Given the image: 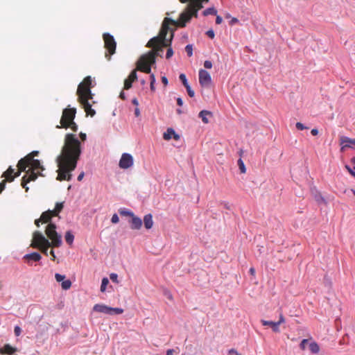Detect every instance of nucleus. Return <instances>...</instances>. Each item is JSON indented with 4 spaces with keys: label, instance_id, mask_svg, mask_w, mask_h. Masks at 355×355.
<instances>
[{
    "label": "nucleus",
    "instance_id": "obj_16",
    "mask_svg": "<svg viewBox=\"0 0 355 355\" xmlns=\"http://www.w3.org/2000/svg\"><path fill=\"white\" fill-rule=\"evenodd\" d=\"M129 223L132 230H139L142 225V220L134 214L129 220Z\"/></svg>",
    "mask_w": 355,
    "mask_h": 355
},
{
    "label": "nucleus",
    "instance_id": "obj_62",
    "mask_svg": "<svg viewBox=\"0 0 355 355\" xmlns=\"http://www.w3.org/2000/svg\"><path fill=\"white\" fill-rule=\"evenodd\" d=\"M49 253L52 257L51 260L54 261L55 259V254L54 251L53 250H50Z\"/></svg>",
    "mask_w": 355,
    "mask_h": 355
},
{
    "label": "nucleus",
    "instance_id": "obj_48",
    "mask_svg": "<svg viewBox=\"0 0 355 355\" xmlns=\"http://www.w3.org/2000/svg\"><path fill=\"white\" fill-rule=\"evenodd\" d=\"M345 168L347 169V171H349V173L354 177L355 178V170H352L349 166L346 165L345 166Z\"/></svg>",
    "mask_w": 355,
    "mask_h": 355
},
{
    "label": "nucleus",
    "instance_id": "obj_31",
    "mask_svg": "<svg viewBox=\"0 0 355 355\" xmlns=\"http://www.w3.org/2000/svg\"><path fill=\"white\" fill-rule=\"evenodd\" d=\"M123 312V309L121 308H112L110 307V315H119Z\"/></svg>",
    "mask_w": 355,
    "mask_h": 355
},
{
    "label": "nucleus",
    "instance_id": "obj_29",
    "mask_svg": "<svg viewBox=\"0 0 355 355\" xmlns=\"http://www.w3.org/2000/svg\"><path fill=\"white\" fill-rule=\"evenodd\" d=\"M62 127L64 128H71L73 132H76L78 130V125L76 124L73 120L69 123H65L64 125H63Z\"/></svg>",
    "mask_w": 355,
    "mask_h": 355
},
{
    "label": "nucleus",
    "instance_id": "obj_21",
    "mask_svg": "<svg viewBox=\"0 0 355 355\" xmlns=\"http://www.w3.org/2000/svg\"><path fill=\"white\" fill-rule=\"evenodd\" d=\"M16 352H17V349L9 344H6L1 347V354L12 355Z\"/></svg>",
    "mask_w": 355,
    "mask_h": 355
},
{
    "label": "nucleus",
    "instance_id": "obj_53",
    "mask_svg": "<svg viewBox=\"0 0 355 355\" xmlns=\"http://www.w3.org/2000/svg\"><path fill=\"white\" fill-rule=\"evenodd\" d=\"M162 82L163 83L164 87H166L168 84V79L166 76L162 77Z\"/></svg>",
    "mask_w": 355,
    "mask_h": 355
},
{
    "label": "nucleus",
    "instance_id": "obj_25",
    "mask_svg": "<svg viewBox=\"0 0 355 355\" xmlns=\"http://www.w3.org/2000/svg\"><path fill=\"white\" fill-rule=\"evenodd\" d=\"M64 207V202H57L55 204V209L53 211V213L55 216H58L59 214L61 212Z\"/></svg>",
    "mask_w": 355,
    "mask_h": 355
},
{
    "label": "nucleus",
    "instance_id": "obj_1",
    "mask_svg": "<svg viewBox=\"0 0 355 355\" xmlns=\"http://www.w3.org/2000/svg\"><path fill=\"white\" fill-rule=\"evenodd\" d=\"M81 153L80 141L75 135L67 134L61 153L56 158L58 167L56 171L58 173L57 180H71L72 175L71 173L76 168Z\"/></svg>",
    "mask_w": 355,
    "mask_h": 355
},
{
    "label": "nucleus",
    "instance_id": "obj_58",
    "mask_svg": "<svg viewBox=\"0 0 355 355\" xmlns=\"http://www.w3.org/2000/svg\"><path fill=\"white\" fill-rule=\"evenodd\" d=\"M39 154V151L37 150H34L33 151L32 153H29L28 155H31L32 156V158L34 159V157L35 156H37Z\"/></svg>",
    "mask_w": 355,
    "mask_h": 355
},
{
    "label": "nucleus",
    "instance_id": "obj_35",
    "mask_svg": "<svg viewBox=\"0 0 355 355\" xmlns=\"http://www.w3.org/2000/svg\"><path fill=\"white\" fill-rule=\"evenodd\" d=\"M179 78H180V80L182 81L183 85L184 86V87L186 89H191L189 85V84H188V82H187V80L185 74L181 73L180 75Z\"/></svg>",
    "mask_w": 355,
    "mask_h": 355
},
{
    "label": "nucleus",
    "instance_id": "obj_22",
    "mask_svg": "<svg viewBox=\"0 0 355 355\" xmlns=\"http://www.w3.org/2000/svg\"><path fill=\"white\" fill-rule=\"evenodd\" d=\"M311 193L315 199V200L319 203H325V200L322 197L321 193L318 191L315 188L311 189Z\"/></svg>",
    "mask_w": 355,
    "mask_h": 355
},
{
    "label": "nucleus",
    "instance_id": "obj_39",
    "mask_svg": "<svg viewBox=\"0 0 355 355\" xmlns=\"http://www.w3.org/2000/svg\"><path fill=\"white\" fill-rule=\"evenodd\" d=\"M170 46H171V44ZM168 48L166 51V58L170 59L173 55V49L171 48V46H168Z\"/></svg>",
    "mask_w": 355,
    "mask_h": 355
},
{
    "label": "nucleus",
    "instance_id": "obj_28",
    "mask_svg": "<svg viewBox=\"0 0 355 355\" xmlns=\"http://www.w3.org/2000/svg\"><path fill=\"white\" fill-rule=\"evenodd\" d=\"M119 212L120 215L122 216H130V217L134 216V213L132 211L128 210L125 208H121L119 210Z\"/></svg>",
    "mask_w": 355,
    "mask_h": 355
},
{
    "label": "nucleus",
    "instance_id": "obj_5",
    "mask_svg": "<svg viewBox=\"0 0 355 355\" xmlns=\"http://www.w3.org/2000/svg\"><path fill=\"white\" fill-rule=\"evenodd\" d=\"M31 246L40 250L44 254L48 256L49 248H53V243H50L41 232L35 231Z\"/></svg>",
    "mask_w": 355,
    "mask_h": 355
},
{
    "label": "nucleus",
    "instance_id": "obj_6",
    "mask_svg": "<svg viewBox=\"0 0 355 355\" xmlns=\"http://www.w3.org/2000/svg\"><path fill=\"white\" fill-rule=\"evenodd\" d=\"M76 94L80 103L83 105L87 114L90 115L92 117L94 116L96 112L92 108V103H89V100L92 101L93 99L92 90H77Z\"/></svg>",
    "mask_w": 355,
    "mask_h": 355
},
{
    "label": "nucleus",
    "instance_id": "obj_8",
    "mask_svg": "<svg viewBox=\"0 0 355 355\" xmlns=\"http://www.w3.org/2000/svg\"><path fill=\"white\" fill-rule=\"evenodd\" d=\"M103 38L104 40V46L108 53H105V58L110 60L111 59V55L115 53L116 42L114 37L107 33L103 35Z\"/></svg>",
    "mask_w": 355,
    "mask_h": 355
},
{
    "label": "nucleus",
    "instance_id": "obj_9",
    "mask_svg": "<svg viewBox=\"0 0 355 355\" xmlns=\"http://www.w3.org/2000/svg\"><path fill=\"white\" fill-rule=\"evenodd\" d=\"M181 3H184L189 1L188 7L193 12V17H198V11L202 8V2H207L209 0H179Z\"/></svg>",
    "mask_w": 355,
    "mask_h": 355
},
{
    "label": "nucleus",
    "instance_id": "obj_51",
    "mask_svg": "<svg viewBox=\"0 0 355 355\" xmlns=\"http://www.w3.org/2000/svg\"><path fill=\"white\" fill-rule=\"evenodd\" d=\"M223 21V19L220 16L217 15L216 18V24H220Z\"/></svg>",
    "mask_w": 355,
    "mask_h": 355
},
{
    "label": "nucleus",
    "instance_id": "obj_30",
    "mask_svg": "<svg viewBox=\"0 0 355 355\" xmlns=\"http://www.w3.org/2000/svg\"><path fill=\"white\" fill-rule=\"evenodd\" d=\"M74 236L73 234L70 232L67 231L65 234V241L68 244H71L73 241Z\"/></svg>",
    "mask_w": 355,
    "mask_h": 355
},
{
    "label": "nucleus",
    "instance_id": "obj_13",
    "mask_svg": "<svg viewBox=\"0 0 355 355\" xmlns=\"http://www.w3.org/2000/svg\"><path fill=\"white\" fill-rule=\"evenodd\" d=\"M96 86V83L89 76L85 77L83 80L79 83L77 89H91Z\"/></svg>",
    "mask_w": 355,
    "mask_h": 355
},
{
    "label": "nucleus",
    "instance_id": "obj_23",
    "mask_svg": "<svg viewBox=\"0 0 355 355\" xmlns=\"http://www.w3.org/2000/svg\"><path fill=\"white\" fill-rule=\"evenodd\" d=\"M144 227L149 230L152 228L153 225V216L151 214H146L144 217Z\"/></svg>",
    "mask_w": 355,
    "mask_h": 355
},
{
    "label": "nucleus",
    "instance_id": "obj_47",
    "mask_svg": "<svg viewBox=\"0 0 355 355\" xmlns=\"http://www.w3.org/2000/svg\"><path fill=\"white\" fill-rule=\"evenodd\" d=\"M204 67L206 68V69H211L212 67V63L211 61L209 60H206L204 62Z\"/></svg>",
    "mask_w": 355,
    "mask_h": 355
},
{
    "label": "nucleus",
    "instance_id": "obj_17",
    "mask_svg": "<svg viewBox=\"0 0 355 355\" xmlns=\"http://www.w3.org/2000/svg\"><path fill=\"white\" fill-rule=\"evenodd\" d=\"M137 78V71L133 70L128 78L124 80V86L123 89H130L132 87V83Z\"/></svg>",
    "mask_w": 355,
    "mask_h": 355
},
{
    "label": "nucleus",
    "instance_id": "obj_40",
    "mask_svg": "<svg viewBox=\"0 0 355 355\" xmlns=\"http://www.w3.org/2000/svg\"><path fill=\"white\" fill-rule=\"evenodd\" d=\"M55 279H56V281L58 282H62L64 279L65 276L63 275H60L59 273H56L55 275Z\"/></svg>",
    "mask_w": 355,
    "mask_h": 355
},
{
    "label": "nucleus",
    "instance_id": "obj_64",
    "mask_svg": "<svg viewBox=\"0 0 355 355\" xmlns=\"http://www.w3.org/2000/svg\"><path fill=\"white\" fill-rule=\"evenodd\" d=\"M42 222L41 218H37L35 220V224L37 227H40V223Z\"/></svg>",
    "mask_w": 355,
    "mask_h": 355
},
{
    "label": "nucleus",
    "instance_id": "obj_2",
    "mask_svg": "<svg viewBox=\"0 0 355 355\" xmlns=\"http://www.w3.org/2000/svg\"><path fill=\"white\" fill-rule=\"evenodd\" d=\"M17 167L19 171L17 173H15L14 169L10 166L6 171L1 174V178L6 179L1 181V192L5 189V182H12L15 178L19 176L22 171L26 172V174L22 178L21 185L25 189L26 192H28L29 188L26 186L27 184L31 181H35L39 175L35 171L44 170L41 162L39 159H33L31 155H27L21 158L18 162ZM40 175L43 176L42 173H40Z\"/></svg>",
    "mask_w": 355,
    "mask_h": 355
},
{
    "label": "nucleus",
    "instance_id": "obj_36",
    "mask_svg": "<svg viewBox=\"0 0 355 355\" xmlns=\"http://www.w3.org/2000/svg\"><path fill=\"white\" fill-rule=\"evenodd\" d=\"M203 92H207V94H205V92H202V96H204V98H205V96H207V99H206L207 101H209L211 97H214V90H209V89H207V90H202Z\"/></svg>",
    "mask_w": 355,
    "mask_h": 355
},
{
    "label": "nucleus",
    "instance_id": "obj_41",
    "mask_svg": "<svg viewBox=\"0 0 355 355\" xmlns=\"http://www.w3.org/2000/svg\"><path fill=\"white\" fill-rule=\"evenodd\" d=\"M110 278L114 283H118L119 282V281H118V275L116 274V273H111L110 275Z\"/></svg>",
    "mask_w": 355,
    "mask_h": 355
},
{
    "label": "nucleus",
    "instance_id": "obj_56",
    "mask_svg": "<svg viewBox=\"0 0 355 355\" xmlns=\"http://www.w3.org/2000/svg\"><path fill=\"white\" fill-rule=\"evenodd\" d=\"M132 103L136 106V107H138L139 102L137 98H134L132 100Z\"/></svg>",
    "mask_w": 355,
    "mask_h": 355
},
{
    "label": "nucleus",
    "instance_id": "obj_37",
    "mask_svg": "<svg viewBox=\"0 0 355 355\" xmlns=\"http://www.w3.org/2000/svg\"><path fill=\"white\" fill-rule=\"evenodd\" d=\"M71 286V282L69 279L67 280H65V281H62V288L64 289V290H68L70 288Z\"/></svg>",
    "mask_w": 355,
    "mask_h": 355
},
{
    "label": "nucleus",
    "instance_id": "obj_57",
    "mask_svg": "<svg viewBox=\"0 0 355 355\" xmlns=\"http://www.w3.org/2000/svg\"><path fill=\"white\" fill-rule=\"evenodd\" d=\"M177 104L179 106H182L183 105V101L180 97L177 98Z\"/></svg>",
    "mask_w": 355,
    "mask_h": 355
},
{
    "label": "nucleus",
    "instance_id": "obj_63",
    "mask_svg": "<svg viewBox=\"0 0 355 355\" xmlns=\"http://www.w3.org/2000/svg\"><path fill=\"white\" fill-rule=\"evenodd\" d=\"M174 350L173 349H168L166 351V355H173Z\"/></svg>",
    "mask_w": 355,
    "mask_h": 355
},
{
    "label": "nucleus",
    "instance_id": "obj_61",
    "mask_svg": "<svg viewBox=\"0 0 355 355\" xmlns=\"http://www.w3.org/2000/svg\"><path fill=\"white\" fill-rule=\"evenodd\" d=\"M135 115L137 117L139 116V115H140V110L138 107H135Z\"/></svg>",
    "mask_w": 355,
    "mask_h": 355
},
{
    "label": "nucleus",
    "instance_id": "obj_27",
    "mask_svg": "<svg viewBox=\"0 0 355 355\" xmlns=\"http://www.w3.org/2000/svg\"><path fill=\"white\" fill-rule=\"evenodd\" d=\"M173 135H175V130L173 128H169L164 133L163 138L165 140H169L173 137Z\"/></svg>",
    "mask_w": 355,
    "mask_h": 355
},
{
    "label": "nucleus",
    "instance_id": "obj_45",
    "mask_svg": "<svg viewBox=\"0 0 355 355\" xmlns=\"http://www.w3.org/2000/svg\"><path fill=\"white\" fill-rule=\"evenodd\" d=\"M14 333L16 336H19L21 333V329L19 326H15Z\"/></svg>",
    "mask_w": 355,
    "mask_h": 355
},
{
    "label": "nucleus",
    "instance_id": "obj_19",
    "mask_svg": "<svg viewBox=\"0 0 355 355\" xmlns=\"http://www.w3.org/2000/svg\"><path fill=\"white\" fill-rule=\"evenodd\" d=\"M93 311L98 313H103L107 315H110V306L103 304H96L93 307Z\"/></svg>",
    "mask_w": 355,
    "mask_h": 355
},
{
    "label": "nucleus",
    "instance_id": "obj_42",
    "mask_svg": "<svg viewBox=\"0 0 355 355\" xmlns=\"http://www.w3.org/2000/svg\"><path fill=\"white\" fill-rule=\"evenodd\" d=\"M295 126L296 128L300 130H303L308 128L306 126H305L303 123L300 122L296 123Z\"/></svg>",
    "mask_w": 355,
    "mask_h": 355
},
{
    "label": "nucleus",
    "instance_id": "obj_33",
    "mask_svg": "<svg viewBox=\"0 0 355 355\" xmlns=\"http://www.w3.org/2000/svg\"><path fill=\"white\" fill-rule=\"evenodd\" d=\"M109 284V279L107 277H103L102 279L101 285V291L105 292L106 290V288Z\"/></svg>",
    "mask_w": 355,
    "mask_h": 355
},
{
    "label": "nucleus",
    "instance_id": "obj_24",
    "mask_svg": "<svg viewBox=\"0 0 355 355\" xmlns=\"http://www.w3.org/2000/svg\"><path fill=\"white\" fill-rule=\"evenodd\" d=\"M207 116H212L211 112L207 110H202L199 112L198 114V116L202 119V122L205 123H209Z\"/></svg>",
    "mask_w": 355,
    "mask_h": 355
},
{
    "label": "nucleus",
    "instance_id": "obj_52",
    "mask_svg": "<svg viewBox=\"0 0 355 355\" xmlns=\"http://www.w3.org/2000/svg\"><path fill=\"white\" fill-rule=\"evenodd\" d=\"M80 138L83 141H85L87 139V135L85 133L80 132Z\"/></svg>",
    "mask_w": 355,
    "mask_h": 355
},
{
    "label": "nucleus",
    "instance_id": "obj_26",
    "mask_svg": "<svg viewBox=\"0 0 355 355\" xmlns=\"http://www.w3.org/2000/svg\"><path fill=\"white\" fill-rule=\"evenodd\" d=\"M309 349L313 354H318L320 351V347L316 342L313 341L309 344Z\"/></svg>",
    "mask_w": 355,
    "mask_h": 355
},
{
    "label": "nucleus",
    "instance_id": "obj_38",
    "mask_svg": "<svg viewBox=\"0 0 355 355\" xmlns=\"http://www.w3.org/2000/svg\"><path fill=\"white\" fill-rule=\"evenodd\" d=\"M185 51L189 57H191L193 55V47L191 44H187L185 47Z\"/></svg>",
    "mask_w": 355,
    "mask_h": 355
},
{
    "label": "nucleus",
    "instance_id": "obj_12",
    "mask_svg": "<svg viewBox=\"0 0 355 355\" xmlns=\"http://www.w3.org/2000/svg\"><path fill=\"white\" fill-rule=\"evenodd\" d=\"M211 80V76L208 71L205 69L199 71V82L202 87H209Z\"/></svg>",
    "mask_w": 355,
    "mask_h": 355
},
{
    "label": "nucleus",
    "instance_id": "obj_20",
    "mask_svg": "<svg viewBox=\"0 0 355 355\" xmlns=\"http://www.w3.org/2000/svg\"><path fill=\"white\" fill-rule=\"evenodd\" d=\"M261 322L263 326L271 327L272 331L275 333H279L280 331L279 327H278V324L277 323V322L261 320Z\"/></svg>",
    "mask_w": 355,
    "mask_h": 355
},
{
    "label": "nucleus",
    "instance_id": "obj_55",
    "mask_svg": "<svg viewBox=\"0 0 355 355\" xmlns=\"http://www.w3.org/2000/svg\"><path fill=\"white\" fill-rule=\"evenodd\" d=\"M84 175H85V173H84L83 171V172H81V173L78 175V178H77L78 181H81V180H83V178H84Z\"/></svg>",
    "mask_w": 355,
    "mask_h": 355
},
{
    "label": "nucleus",
    "instance_id": "obj_46",
    "mask_svg": "<svg viewBox=\"0 0 355 355\" xmlns=\"http://www.w3.org/2000/svg\"><path fill=\"white\" fill-rule=\"evenodd\" d=\"M206 35L211 39H214L215 34L213 30H209L207 31Z\"/></svg>",
    "mask_w": 355,
    "mask_h": 355
},
{
    "label": "nucleus",
    "instance_id": "obj_49",
    "mask_svg": "<svg viewBox=\"0 0 355 355\" xmlns=\"http://www.w3.org/2000/svg\"><path fill=\"white\" fill-rule=\"evenodd\" d=\"M285 322V319H284V317L283 316L282 314H280L279 315V321L277 322V323L278 324V327H279V325L282 323H284Z\"/></svg>",
    "mask_w": 355,
    "mask_h": 355
},
{
    "label": "nucleus",
    "instance_id": "obj_7",
    "mask_svg": "<svg viewBox=\"0 0 355 355\" xmlns=\"http://www.w3.org/2000/svg\"><path fill=\"white\" fill-rule=\"evenodd\" d=\"M56 229L57 226L54 223H49L45 228L46 239L53 243V248H59L62 244V236Z\"/></svg>",
    "mask_w": 355,
    "mask_h": 355
},
{
    "label": "nucleus",
    "instance_id": "obj_50",
    "mask_svg": "<svg viewBox=\"0 0 355 355\" xmlns=\"http://www.w3.org/2000/svg\"><path fill=\"white\" fill-rule=\"evenodd\" d=\"M150 78H151V80H150V89H153V87H154V83L155 81V77H154L153 75L150 76Z\"/></svg>",
    "mask_w": 355,
    "mask_h": 355
},
{
    "label": "nucleus",
    "instance_id": "obj_32",
    "mask_svg": "<svg viewBox=\"0 0 355 355\" xmlns=\"http://www.w3.org/2000/svg\"><path fill=\"white\" fill-rule=\"evenodd\" d=\"M217 10L214 8H209L203 11V15L207 16L209 15H216Z\"/></svg>",
    "mask_w": 355,
    "mask_h": 355
},
{
    "label": "nucleus",
    "instance_id": "obj_60",
    "mask_svg": "<svg viewBox=\"0 0 355 355\" xmlns=\"http://www.w3.org/2000/svg\"><path fill=\"white\" fill-rule=\"evenodd\" d=\"M187 93H188V95L190 96V97H193L194 95H195V92L194 90H187Z\"/></svg>",
    "mask_w": 355,
    "mask_h": 355
},
{
    "label": "nucleus",
    "instance_id": "obj_18",
    "mask_svg": "<svg viewBox=\"0 0 355 355\" xmlns=\"http://www.w3.org/2000/svg\"><path fill=\"white\" fill-rule=\"evenodd\" d=\"M53 216H55L53 213V211L49 209L46 211H44L40 216L42 223L48 224L52 223L51 218Z\"/></svg>",
    "mask_w": 355,
    "mask_h": 355
},
{
    "label": "nucleus",
    "instance_id": "obj_34",
    "mask_svg": "<svg viewBox=\"0 0 355 355\" xmlns=\"http://www.w3.org/2000/svg\"><path fill=\"white\" fill-rule=\"evenodd\" d=\"M237 163L241 173H245L246 172V168L242 159H239Z\"/></svg>",
    "mask_w": 355,
    "mask_h": 355
},
{
    "label": "nucleus",
    "instance_id": "obj_11",
    "mask_svg": "<svg viewBox=\"0 0 355 355\" xmlns=\"http://www.w3.org/2000/svg\"><path fill=\"white\" fill-rule=\"evenodd\" d=\"M134 164L133 157L127 153L122 154L119 160V166L122 169H127L131 167Z\"/></svg>",
    "mask_w": 355,
    "mask_h": 355
},
{
    "label": "nucleus",
    "instance_id": "obj_3",
    "mask_svg": "<svg viewBox=\"0 0 355 355\" xmlns=\"http://www.w3.org/2000/svg\"><path fill=\"white\" fill-rule=\"evenodd\" d=\"M192 17H193V12L187 6L185 10L180 14L178 21L168 17L164 18L158 35L150 40L148 46L157 48L159 47V44L170 46L172 43L175 31L174 28H170V25L184 27Z\"/></svg>",
    "mask_w": 355,
    "mask_h": 355
},
{
    "label": "nucleus",
    "instance_id": "obj_10",
    "mask_svg": "<svg viewBox=\"0 0 355 355\" xmlns=\"http://www.w3.org/2000/svg\"><path fill=\"white\" fill-rule=\"evenodd\" d=\"M76 108H65L63 110L62 116L60 119L61 125L63 126L65 123H69L74 120L76 116Z\"/></svg>",
    "mask_w": 355,
    "mask_h": 355
},
{
    "label": "nucleus",
    "instance_id": "obj_4",
    "mask_svg": "<svg viewBox=\"0 0 355 355\" xmlns=\"http://www.w3.org/2000/svg\"><path fill=\"white\" fill-rule=\"evenodd\" d=\"M149 42L150 40L148 42L146 46L148 48H151L152 49L149 51L148 53L142 55L139 59L137 64V69L146 73H149L150 72V67L152 64L155 63L156 57H162V55L161 53L163 51V49L164 47L168 46L159 44V47L157 48L155 46H148Z\"/></svg>",
    "mask_w": 355,
    "mask_h": 355
},
{
    "label": "nucleus",
    "instance_id": "obj_43",
    "mask_svg": "<svg viewBox=\"0 0 355 355\" xmlns=\"http://www.w3.org/2000/svg\"><path fill=\"white\" fill-rule=\"evenodd\" d=\"M309 340L308 339H303L300 344V347L302 350H304L306 349V343H308Z\"/></svg>",
    "mask_w": 355,
    "mask_h": 355
},
{
    "label": "nucleus",
    "instance_id": "obj_14",
    "mask_svg": "<svg viewBox=\"0 0 355 355\" xmlns=\"http://www.w3.org/2000/svg\"><path fill=\"white\" fill-rule=\"evenodd\" d=\"M24 259L26 260L28 264L32 265L31 261H40L42 259V257L40 253L34 252L30 254H25L24 256Z\"/></svg>",
    "mask_w": 355,
    "mask_h": 355
},
{
    "label": "nucleus",
    "instance_id": "obj_54",
    "mask_svg": "<svg viewBox=\"0 0 355 355\" xmlns=\"http://www.w3.org/2000/svg\"><path fill=\"white\" fill-rule=\"evenodd\" d=\"M238 22H239L238 19L236 18V17H233V18H232V19H231V21L230 22V25H234V24H236Z\"/></svg>",
    "mask_w": 355,
    "mask_h": 355
},
{
    "label": "nucleus",
    "instance_id": "obj_44",
    "mask_svg": "<svg viewBox=\"0 0 355 355\" xmlns=\"http://www.w3.org/2000/svg\"><path fill=\"white\" fill-rule=\"evenodd\" d=\"M119 218L118 215L116 214H114L113 216H112L111 222L112 223L116 224V223H119Z\"/></svg>",
    "mask_w": 355,
    "mask_h": 355
},
{
    "label": "nucleus",
    "instance_id": "obj_59",
    "mask_svg": "<svg viewBox=\"0 0 355 355\" xmlns=\"http://www.w3.org/2000/svg\"><path fill=\"white\" fill-rule=\"evenodd\" d=\"M311 133L313 136H316L318 134V130L316 128H313L311 130Z\"/></svg>",
    "mask_w": 355,
    "mask_h": 355
},
{
    "label": "nucleus",
    "instance_id": "obj_15",
    "mask_svg": "<svg viewBox=\"0 0 355 355\" xmlns=\"http://www.w3.org/2000/svg\"><path fill=\"white\" fill-rule=\"evenodd\" d=\"M340 144L342 145L341 151H344L347 148H351V145H355V139L343 136L340 137Z\"/></svg>",
    "mask_w": 355,
    "mask_h": 355
}]
</instances>
